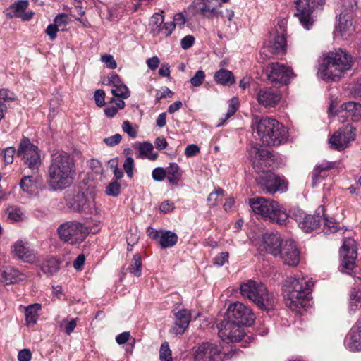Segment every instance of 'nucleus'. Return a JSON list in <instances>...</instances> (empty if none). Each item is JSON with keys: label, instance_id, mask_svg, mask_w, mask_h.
Instances as JSON below:
<instances>
[{"label": "nucleus", "instance_id": "obj_4", "mask_svg": "<svg viewBox=\"0 0 361 361\" xmlns=\"http://www.w3.org/2000/svg\"><path fill=\"white\" fill-rule=\"evenodd\" d=\"M314 286L311 279L305 276L288 277L283 284V293L288 307L298 311L308 304V295Z\"/></svg>", "mask_w": 361, "mask_h": 361}, {"label": "nucleus", "instance_id": "obj_62", "mask_svg": "<svg viewBox=\"0 0 361 361\" xmlns=\"http://www.w3.org/2000/svg\"><path fill=\"white\" fill-rule=\"evenodd\" d=\"M195 42V38L192 35H187L181 39V47L184 49H189L192 46Z\"/></svg>", "mask_w": 361, "mask_h": 361}, {"label": "nucleus", "instance_id": "obj_51", "mask_svg": "<svg viewBox=\"0 0 361 361\" xmlns=\"http://www.w3.org/2000/svg\"><path fill=\"white\" fill-rule=\"evenodd\" d=\"M16 97L14 93L6 89L0 90V104L5 102L14 101Z\"/></svg>", "mask_w": 361, "mask_h": 361}, {"label": "nucleus", "instance_id": "obj_36", "mask_svg": "<svg viewBox=\"0 0 361 361\" xmlns=\"http://www.w3.org/2000/svg\"><path fill=\"white\" fill-rule=\"evenodd\" d=\"M37 180L32 176H24L20 182L21 189L29 194H32L37 188Z\"/></svg>", "mask_w": 361, "mask_h": 361}, {"label": "nucleus", "instance_id": "obj_44", "mask_svg": "<svg viewBox=\"0 0 361 361\" xmlns=\"http://www.w3.org/2000/svg\"><path fill=\"white\" fill-rule=\"evenodd\" d=\"M68 16L66 13H60L54 19V24L60 30L64 31L68 24Z\"/></svg>", "mask_w": 361, "mask_h": 361}, {"label": "nucleus", "instance_id": "obj_52", "mask_svg": "<svg viewBox=\"0 0 361 361\" xmlns=\"http://www.w3.org/2000/svg\"><path fill=\"white\" fill-rule=\"evenodd\" d=\"M229 254L228 252H221L214 258V264L216 266H223L228 261Z\"/></svg>", "mask_w": 361, "mask_h": 361}, {"label": "nucleus", "instance_id": "obj_48", "mask_svg": "<svg viewBox=\"0 0 361 361\" xmlns=\"http://www.w3.org/2000/svg\"><path fill=\"white\" fill-rule=\"evenodd\" d=\"M134 165V159L131 157H127L124 161L123 167L129 178H132L133 176Z\"/></svg>", "mask_w": 361, "mask_h": 361}, {"label": "nucleus", "instance_id": "obj_38", "mask_svg": "<svg viewBox=\"0 0 361 361\" xmlns=\"http://www.w3.org/2000/svg\"><path fill=\"white\" fill-rule=\"evenodd\" d=\"M195 8L197 13L202 14L203 16L207 18H212L218 14L217 10L214 6H211L207 3L196 4Z\"/></svg>", "mask_w": 361, "mask_h": 361}, {"label": "nucleus", "instance_id": "obj_5", "mask_svg": "<svg viewBox=\"0 0 361 361\" xmlns=\"http://www.w3.org/2000/svg\"><path fill=\"white\" fill-rule=\"evenodd\" d=\"M253 133L265 145L278 146L286 142L288 131L283 125L276 119L255 116L252 121Z\"/></svg>", "mask_w": 361, "mask_h": 361}, {"label": "nucleus", "instance_id": "obj_15", "mask_svg": "<svg viewBox=\"0 0 361 361\" xmlns=\"http://www.w3.org/2000/svg\"><path fill=\"white\" fill-rule=\"evenodd\" d=\"M193 350L194 361H217L220 359L221 349L215 343L204 342Z\"/></svg>", "mask_w": 361, "mask_h": 361}, {"label": "nucleus", "instance_id": "obj_14", "mask_svg": "<svg viewBox=\"0 0 361 361\" xmlns=\"http://www.w3.org/2000/svg\"><path fill=\"white\" fill-rule=\"evenodd\" d=\"M355 128L352 125H346L341 128L329 140L331 148L341 151L348 147L350 142L355 138Z\"/></svg>", "mask_w": 361, "mask_h": 361}, {"label": "nucleus", "instance_id": "obj_53", "mask_svg": "<svg viewBox=\"0 0 361 361\" xmlns=\"http://www.w3.org/2000/svg\"><path fill=\"white\" fill-rule=\"evenodd\" d=\"M101 61L105 63L107 68L110 69H115L116 68V62L111 55H102L101 56Z\"/></svg>", "mask_w": 361, "mask_h": 361}, {"label": "nucleus", "instance_id": "obj_41", "mask_svg": "<svg viewBox=\"0 0 361 361\" xmlns=\"http://www.w3.org/2000/svg\"><path fill=\"white\" fill-rule=\"evenodd\" d=\"M142 260L140 255H135L133 256V263L128 267V270L130 273L133 274L136 276H141L142 274Z\"/></svg>", "mask_w": 361, "mask_h": 361}, {"label": "nucleus", "instance_id": "obj_26", "mask_svg": "<svg viewBox=\"0 0 361 361\" xmlns=\"http://www.w3.org/2000/svg\"><path fill=\"white\" fill-rule=\"evenodd\" d=\"M336 30L344 39H347L355 31V27L352 22V15L350 13H341Z\"/></svg>", "mask_w": 361, "mask_h": 361}, {"label": "nucleus", "instance_id": "obj_57", "mask_svg": "<svg viewBox=\"0 0 361 361\" xmlns=\"http://www.w3.org/2000/svg\"><path fill=\"white\" fill-rule=\"evenodd\" d=\"M94 99L98 106H103L105 104V92L102 90H96L94 92Z\"/></svg>", "mask_w": 361, "mask_h": 361}, {"label": "nucleus", "instance_id": "obj_32", "mask_svg": "<svg viewBox=\"0 0 361 361\" xmlns=\"http://www.w3.org/2000/svg\"><path fill=\"white\" fill-rule=\"evenodd\" d=\"M178 242V235L170 231L161 232L159 244L161 248H166L175 245Z\"/></svg>", "mask_w": 361, "mask_h": 361}, {"label": "nucleus", "instance_id": "obj_60", "mask_svg": "<svg viewBox=\"0 0 361 361\" xmlns=\"http://www.w3.org/2000/svg\"><path fill=\"white\" fill-rule=\"evenodd\" d=\"M110 167L114 169V175L116 180H119L123 176V173L121 169L118 168V163L116 160L112 159L109 161Z\"/></svg>", "mask_w": 361, "mask_h": 361}, {"label": "nucleus", "instance_id": "obj_17", "mask_svg": "<svg viewBox=\"0 0 361 361\" xmlns=\"http://www.w3.org/2000/svg\"><path fill=\"white\" fill-rule=\"evenodd\" d=\"M284 264L288 266H297L300 262V251L295 243L292 240H286L278 254Z\"/></svg>", "mask_w": 361, "mask_h": 361}, {"label": "nucleus", "instance_id": "obj_7", "mask_svg": "<svg viewBox=\"0 0 361 361\" xmlns=\"http://www.w3.org/2000/svg\"><path fill=\"white\" fill-rule=\"evenodd\" d=\"M240 291L243 298L253 302L262 310H269L274 306V294L262 282L247 280L240 285Z\"/></svg>", "mask_w": 361, "mask_h": 361}, {"label": "nucleus", "instance_id": "obj_39", "mask_svg": "<svg viewBox=\"0 0 361 361\" xmlns=\"http://www.w3.org/2000/svg\"><path fill=\"white\" fill-rule=\"evenodd\" d=\"M59 269V262L55 258H50L45 261L42 265V270L44 273L53 275Z\"/></svg>", "mask_w": 361, "mask_h": 361}, {"label": "nucleus", "instance_id": "obj_45", "mask_svg": "<svg viewBox=\"0 0 361 361\" xmlns=\"http://www.w3.org/2000/svg\"><path fill=\"white\" fill-rule=\"evenodd\" d=\"M105 193L108 196L117 197L121 193V185L117 181L110 182L106 187Z\"/></svg>", "mask_w": 361, "mask_h": 361}, {"label": "nucleus", "instance_id": "obj_10", "mask_svg": "<svg viewBox=\"0 0 361 361\" xmlns=\"http://www.w3.org/2000/svg\"><path fill=\"white\" fill-rule=\"evenodd\" d=\"M17 156L24 164L32 170H37L41 165V158L38 147L31 143L27 137H23L19 144Z\"/></svg>", "mask_w": 361, "mask_h": 361}, {"label": "nucleus", "instance_id": "obj_22", "mask_svg": "<svg viewBox=\"0 0 361 361\" xmlns=\"http://www.w3.org/2000/svg\"><path fill=\"white\" fill-rule=\"evenodd\" d=\"M13 252L19 259L25 262L33 263L36 260L35 252L30 249L27 243L23 240H18L14 244Z\"/></svg>", "mask_w": 361, "mask_h": 361}, {"label": "nucleus", "instance_id": "obj_40", "mask_svg": "<svg viewBox=\"0 0 361 361\" xmlns=\"http://www.w3.org/2000/svg\"><path fill=\"white\" fill-rule=\"evenodd\" d=\"M322 222L323 224V231L326 233H335L339 228V224L332 218L322 217Z\"/></svg>", "mask_w": 361, "mask_h": 361}, {"label": "nucleus", "instance_id": "obj_43", "mask_svg": "<svg viewBox=\"0 0 361 361\" xmlns=\"http://www.w3.org/2000/svg\"><path fill=\"white\" fill-rule=\"evenodd\" d=\"M111 92L114 97L127 99L130 97V91L123 83L112 87Z\"/></svg>", "mask_w": 361, "mask_h": 361}, {"label": "nucleus", "instance_id": "obj_61", "mask_svg": "<svg viewBox=\"0 0 361 361\" xmlns=\"http://www.w3.org/2000/svg\"><path fill=\"white\" fill-rule=\"evenodd\" d=\"M200 152V147L194 144L189 145L185 149V154L188 157H193Z\"/></svg>", "mask_w": 361, "mask_h": 361}, {"label": "nucleus", "instance_id": "obj_30", "mask_svg": "<svg viewBox=\"0 0 361 361\" xmlns=\"http://www.w3.org/2000/svg\"><path fill=\"white\" fill-rule=\"evenodd\" d=\"M214 80L217 84L224 86H230L235 83V77L232 72L224 68L215 73Z\"/></svg>", "mask_w": 361, "mask_h": 361}, {"label": "nucleus", "instance_id": "obj_16", "mask_svg": "<svg viewBox=\"0 0 361 361\" xmlns=\"http://www.w3.org/2000/svg\"><path fill=\"white\" fill-rule=\"evenodd\" d=\"M72 208L74 211L83 214L93 215L99 213L94 196L91 194H78L74 199Z\"/></svg>", "mask_w": 361, "mask_h": 361}, {"label": "nucleus", "instance_id": "obj_13", "mask_svg": "<svg viewBox=\"0 0 361 361\" xmlns=\"http://www.w3.org/2000/svg\"><path fill=\"white\" fill-rule=\"evenodd\" d=\"M242 325L227 319H225L218 324L219 335L223 341L238 342L244 336V330Z\"/></svg>", "mask_w": 361, "mask_h": 361}, {"label": "nucleus", "instance_id": "obj_64", "mask_svg": "<svg viewBox=\"0 0 361 361\" xmlns=\"http://www.w3.org/2000/svg\"><path fill=\"white\" fill-rule=\"evenodd\" d=\"M31 357V353L27 349L20 350L18 355V361H30Z\"/></svg>", "mask_w": 361, "mask_h": 361}, {"label": "nucleus", "instance_id": "obj_6", "mask_svg": "<svg viewBox=\"0 0 361 361\" xmlns=\"http://www.w3.org/2000/svg\"><path fill=\"white\" fill-rule=\"evenodd\" d=\"M249 204L253 212L265 220L283 225L289 217L286 209L275 200L257 197L250 199Z\"/></svg>", "mask_w": 361, "mask_h": 361}, {"label": "nucleus", "instance_id": "obj_49", "mask_svg": "<svg viewBox=\"0 0 361 361\" xmlns=\"http://www.w3.org/2000/svg\"><path fill=\"white\" fill-rule=\"evenodd\" d=\"M166 169L162 167L155 168L152 172V176L154 180L161 182L166 177Z\"/></svg>", "mask_w": 361, "mask_h": 361}, {"label": "nucleus", "instance_id": "obj_24", "mask_svg": "<svg viewBox=\"0 0 361 361\" xmlns=\"http://www.w3.org/2000/svg\"><path fill=\"white\" fill-rule=\"evenodd\" d=\"M283 242L278 234H266L263 238V247L267 252L278 256Z\"/></svg>", "mask_w": 361, "mask_h": 361}, {"label": "nucleus", "instance_id": "obj_34", "mask_svg": "<svg viewBox=\"0 0 361 361\" xmlns=\"http://www.w3.org/2000/svg\"><path fill=\"white\" fill-rule=\"evenodd\" d=\"M41 304L35 303L28 305L25 310V320L27 325L35 324L38 319V312L41 310Z\"/></svg>", "mask_w": 361, "mask_h": 361}, {"label": "nucleus", "instance_id": "obj_1", "mask_svg": "<svg viewBox=\"0 0 361 361\" xmlns=\"http://www.w3.org/2000/svg\"><path fill=\"white\" fill-rule=\"evenodd\" d=\"M248 154L255 171L257 173H262L257 178V183L260 189L269 194L286 190L288 182L283 177L263 169L264 162L272 159L274 157L271 151L252 146L248 151Z\"/></svg>", "mask_w": 361, "mask_h": 361}, {"label": "nucleus", "instance_id": "obj_20", "mask_svg": "<svg viewBox=\"0 0 361 361\" xmlns=\"http://www.w3.org/2000/svg\"><path fill=\"white\" fill-rule=\"evenodd\" d=\"M281 98L279 92L271 87L261 89L257 94V102L265 108L275 106Z\"/></svg>", "mask_w": 361, "mask_h": 361}, {"label": "nucleus", "instance_id": "obj_47", "mask_svg": "<svg viewBox=\"0 0 361 361\" xmlns=\"http://www.w3.org/2000/svg\"><path fill=\"white\" fill-rule=\"evenodd\" d=\"M205 80V73L202 70L197 71L195 75L190 78V83L193 87H200Z\"/></svg>", "mask_w": 361, "mask_h": 361}, {"label": "nucleus", "instance_id": "obj_56", "mask_svg": "<svg viewBox=\"0 0 361 361\" xmlns=\"http://www.w3.org/2000/svg\"><path fill=\"white\" fill-rule=\"evenodd\" d=\"M59 31H60V30L52 23L47 26L45 33L49 36V39L53 41L56 38V34Z\"/></svg>", "mask_w": 361, "mask_h": 361}, {"label": "nucleus", "instance_id": "obj_3", "mask_svg": "<svg viewBox=\"0 0 361 361\" xmlns=\"http://www.w3.org/2000/svg\"><path fill=\"white\" fill-rule=\"evenodd\" d=\"M353 66L351 56L342 49L324 54L318 66V75L326 82L338 81Z\"/></svg>", "mask_w": 361, "mask_h": 361}, {"label": "nucleus", "instance_id": "obj_58", "mask_svg": "<svg viewBox=\"0 0 361 361\" xmlns=\"http://www.w3.org/2000/svg\"><path fill=\"white\" fill-rule=\"evenodd\" d=\"M106 84L108 85H111L112 87L115 86H118L123 83L121 80L119 76L117 74H111L110 75L106 80H105Z\"/></svg>", "mask_w": 361, "mask_h": 361}, {"label": "nucleus", "instance_id": "obj_2", "mask_svg": "<svg viewBox=\"0 0 361 361\" xmlns=\"http://www.w3.org/2000/svg\"><path fill=\"white\" fill-rule=\"evenodd\" d=\"M75 176V163L68 153L61 152L52 155L47 173V183L51 190L61 191L68 188Z\"/></svg>", "mask_w": 361, "mask_h": 361}, {"label": "nucleus", "instance_id": "obj_54", "mask_svg": "<svg viewBox=\"0 0 361 361\" xmlns=\"http://www.w3.org/2000/svg\"><path fill=\"white\" fill-rule=\"evenodd\" d=\"M224 190L221 188L216 189L214 192H211L209 195L207 201L211 204V205H216L217 204L218 196H222L224 195Z\"/></svg>", "mask_w": 361, "mask_h": 361}, {"label": "nucleus", "instance_id": "obj_42", "mask_svg": "<svg viewBox=\"0 0 361 361\" xmlns=\"http://www.w3.org/2000/svg\"><path fill=\"white\" fill-rule=\"evenodd\" d=\"M8 218L13 221H18L23 219V212L16 206H10L6 209Z\"/></svg>", "mask_w": 361, "mask_h": 361}, {"label": "nucleus", "instance_id": "obj_9", "mask_svg": "<svg viewBox=\"0 0 361 361\" xmlns=\"http://www.w3.org/2000/svg\"><path fill=\"white\" fill-rule=\"evenodd\" d=\"M325 2V0H297L295 16L305 29L310 30L316 20L317 11L323 10Z\"/></svg>", "mask_w": 361, "mask_h": 361}, {"label": "nucleus", "instance_id": "obj_27", "mask_svg": "<svg viewBox=\"0 0 361 361\" xmlns=\"http://www.w3.org/2000/svg\"><path fill=\"white\" fill-rule=\"evenodd\" d=\"M334 166L335 164L332 162H324L317 166L312 171V186L315 187L317 183L324 180L329 175V171Z\"/></svg>", "mask_w": 361, "mask_h": 361}, {"label": "nucleus", "instance_id": "obj_28", "mask_svg": "<svg viewBox=\"0 0 361 361\" xmlns=\"http://www.w3.org/2000/svg\"><path fill=\"white\" fill-rule=\"evenodd\" d=\"M341 112L345 113L341 117L351 118L353 121H357L361 118V104L348 102L341 106Z\"/></svg>", "mask_w": 361, "mask_h": 361}, {"label": "nucleus", "instance_id": "obj_11", "mask_svg": "<svg viewBox=\"0 0 361 361\" xmlns=\"http://www.w3.org/2000/svg\"><path fill=\"white\" fill-rule=\"evenodd\" d=\"M226 317L242 326H250L255 319L252 309L240 302H235L229 305Z\"/></svg>", "mask_w": 361, "mask_h": 361}, {"label": "nucleus", "instance_id": "obj_12", "mask_svg": "<svg viewBox=\"0 0 361 361\" xmlns=\"http://www.w3.org/2000/svg\"><path fill=\"white\" fill-rule=\"evenodd\" d=\"M267 79L273 83L287 85L293 77V71L279 62L268 64L264 69Z\"/></svg>", "mask_w": 361, "mask_h": 361}, {"label": "nucleus", "instance_id": "obj_55", "mask_svg": "<svg viewBox=\"0 0 361 361\" xmlns=\"http://www.w3.org/2000/svg\"><path fill=\"white\" fill-rule=\"evenodd\" d=\"M122 129L131 137L134 138L137 136V130L132 127L128 121H123L122 124Z\"/></svg>", "mask_w": 361, "mask_h": 361}, {"label": "nucleus", "instance_id": "obj_50", "mask_svg": "<svg viewBox=\"0 0 361 361\" xmlns=\"http://www.w3.org/2000/svg\"><path fill=\"white\" fill-rule=\"evenodd\" d=\"M16 149L13 147H8L3 151V158L5 164H10L13 161Z\"/></svg>", "mask_w": 361, "mask_h": 361}, {"label": "nucleus", "instance_id": "obj_19", "mask_svg": "<svg viewBox=\"0 0 361 361\" xmlns=\"http://www.w3.org/2000/svg\"><path fill=\"white\" fill-rule=\"evenodd\" d=\"M298 226L305 233H309L319 228L321 225L322 216L305 214L302 211H298L293 214Z\"/></svg>", "mask_w": 361, "mask_h": 361}, {"label": "nucleus", "instance_id": "obj_37", "mask_svg": "<svg viewBox=\"0 0 361 361\" xmlns=\"http://www.w3.org/2000/svg\"><path fill=\"white\" fill-rule=\"evenodd\" d=\"M164 20V16L158 13H154L150 19L149 26L151 33L154 36H157L161 31V25Z\"/></svg>", "mask_w": 361, "mask_h": 361}, {"label": "nucleus", "instance_id": "obj_63", "mask_svg": "<svg viewBox=\"0 0 361 361\" xmlns=\"http://www.w3.org/2000/svg\"><path fill=\"white\" fill-rule=\"evenodd\" d=\"M174 208V204L169 200L163 202L159 206V209L163 213L171 212Z\"/></svg>", "mask_w": 361, "mask_h": 361}, {"label": "nucleus", "instance_id": "obj_46", "mask_svg": "<svg viewBox=\"0 0 361 361\" xmlns=\"http://www.w3.org/2000/svg\"><path fill=\"white\" fill-rule=\"evenodd\" d=\"M159 358L161 361H172L171 350L167 342H164L161 345Z\"/></svg>", "mask_w": 361, "mask_h": 361}, {"label": "nucleus", "instance_id": "obj_35", "mask_svg": "<svg viewBox=\"0 0 361 361\" xmlns=\"http://www.w3.org/2000/svg\"><path fill=\"white\" fill-rule=\"evenodd\" d=\"M271 52L276 54L285 53L286 39L283 35H276L273 41L270 42Z\"/></svg>", "mask_w": 361, "mask_h": 361}, {"label": "nucleus", "instance_id": "obj_29", "mask_svg": "<svg viewBox=\"0 0 361 361\" xmlns=\"http://www.w3.org/2000/svg\"><path fill=\"white\" fill-rule=\"evenodd\" d=\"M28 6L27 1L19 0L18 1L11 4L4 11L5 15L9 18L14 17L20 18L22 13L26 10Z\"/></svg>", "mask_w": 361, "mask_h": 361}, {"label": "nucleus", "instance_id": "obj_25", "mask_svg": "<svg viewBox=\"0 0 361 361\" xmlns=\"http://www.w3.org/2000/svg\"><path fill=\"white\" fill-rule=\"evenodd\" d=\"M347 347L351 351H356L361 347V319L357 322L356 326L351 329L345 337Z\"/></svg>", "mask_w": 361, "mask_h": 361}, {"label": "nucleus", "instance_id": "obj_33", "mask_svg": "<svg viewBox=\"0 0 361 361\" xmlns=\"http://www.w3.org/2000/svg\"><path fill=\"white\" fill-rule=\"evenodd\" d=\"M154 147L152 143L144 142L139 144V157L147 158L151 161H154L158 157V154L153 152Z\"/></svg>", "mask_w": 361, "mask_h": 361}, {"label": "nucleus", "instance_id": "obj_18", "mask_svg": "<svg viewBox=\"0 0 361 361\" xmlns=\"http://www.w3.org/2000/svg\"><path fill=\"white\" fill-rule=\"evenodd\" d=\"M343 257L342 264L348 270H353L357 259V247L355 241L352 238H345L340 251Z\"/></svg>", "mask_w": 361, "mask_h": 361}, {"label": "nucleus", "instance_id": "obj_21", "mask_svg": "<svg viewBox=\"0 0 361 361\" xmlns=\"http://www.w3.org/2000/svg\"><path fill=\"white\" fill-rule=\"evenodd\" d=\"M176 320L171 327V332L176 335L183 334L188 328L191 314L186 309H182L174 314Z\"/></svg>", "mask_w": 361, "mask_h": 361}, {"label": "nucleus", "instance_id": "obj_31", "mask_svg": "<svg viewBox=\"0 0 361 361\" xmlns=\"http://www.w3.org/2000/svg\"><path fill=\"white\" fill-rule=\"evenodd\" d=\"M166 171L169 183L172 185H177L182 177L179 166L174 162L170 163L169 166L166 168Z\"/></svg>", "mask_w": 361, "mask_h": 361}, {"label": "nucleus", "instance_id": "obj_8", "mask_svg": "<svg viewBox=\"0 0 361 361\" xmlns=\"http://www.w3.org/2000/svg\"><path fill=\"white\" fill-rule=\"evenodd\" d=\"M59 239L69 245L82 243L90 233V228L77 221H68L61 224L57 228Z\"/></svg>", "mask_w": 361, "mask_h": 361}, {"label": "nucleus", "instance_id": "obj_59", "mask_svg": "<svg viewBox=\"0 0 361 361\" xmlns=\"http://www.w3.org/2000/svg\"><path fill=\"white\" fill-rule=\"evenodd\" d=\"M121 135L118 133H116L112 136L108 137L104 140L105 144L108 146H114L118 145L121 140Z\"/></svg>", "mask_w": 361, "mask_h": 361}, {"label": "nucleus", "instance_id": "obj_23", "mask_svg": "<svg viewBox=\"0 0 361 361\" xmlns=\"http://www.w3.org/2000/svg\"><path fill=\"white\" fill-rule=\"evenodd\" d=\"M26 277L24 273L12 267H6L0 271V280L5 285L23 281Z\"/></svg>", "mask_w": 361, "mask_h": 361}]
</instances>
